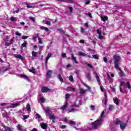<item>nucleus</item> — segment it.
I'll list each match as a JSON object with an SVG mask.
<instances>
[{"mask_svg":"<svg viewBox=\"0 0 131 131\" xmlns=\"http://www.w3.org/2000/svg\"><path fill=\"white\" fill-rule=\"evenodd\" d=\"M105 112H102L99 119H97L96 121L91 123V126L92 128H98L99 126H101L102 125V123H103V120L104 117H105Z\"/></svg>","mask_w":131,"mask_h":131,"instance_id":"obj_1","label":"nucleus"},{"mask_svg":"<svg viewBox=\"0 0 131 131\" xmlns=\"http://www.w3.org/2000/svg\"><path fill=\"white\" fill-rule=\"evenodd\" d=\"M42 107L45 113H46L47 116H49V119L52 120V122H53V123H55V120H56V117H55V116H54L53 115H52L51 111H50L49 108H47V107L43 106H42Z\"/></svg>","mask_w":131,"mask_h":131,"instance_id":"obj_2","label":"nucleus"},{"mask_svg":"<svg viewBox=\"0 0 131 131\" xmlns=\"http://www.w3.org/2000/svg\"><path fill=\"white\" fill-rule=\"evenodd\" d=\"M125 88L130 89V85L129 84V83L128 82L125 83L124 81H121L120 86V92H121V93H124L123 91H125Z\"/></svg>","mask_w":131,"mask_h":131,"instance_id":"obj_3","label":"nucleus"},{"mask_svg":"<svg viewBox=\"0 0 131 131\" xmlns=\"http://www.w3.org/2000/svg\"><path fill=\"white\" fill-rule=\"evenodd\" d=\"M114 59L115 60V68L117 70H120V69L119 68V61L120 60V56L117 55H115L114 56Z\"/></svg>","mask_w":131,"mask_h":131,"instance_id":"obj_4","label":"nucleus"},{"mask_svg":"<svg viewBox=\"0 0 131 131\" xmlns=\"http://www.w3.org/2000/svg\"><path fill=\"white\" fill-rule=\"evenodd\" d=\"M79 110H80L79 105L76 104V103H75L71 106V109L69 110V112H77V111H79Z\"/></svg>","mask_w":131,"mask_h":131,"instance_id":"obj_5","label":"nucleus"},{"mask_svg":"<svg viewBox=\"0 0 131 131\" xmlns=\"http://www.w3.org/2000/svg\"><path fill=\"white\" fill-rule=\"evenodd\" d=\"M114 124H117V125H120L121 129H124L125 126H126L127 124L126 123L121 122L118 120H116L113 122Z\"/></svg>","mask_w":131,"mask_h":131,"instance_id":"obj_6","label":"nucleus"},{"mask_svg":"<svg viewBox=\"0 0 131 131\" xmlns=\"http://www.w3.org/2000/svg\"><path fill=\"white\" fill-rule=\"evenodd\" d=\"M70 98V94H67L66 95V103L64 105H63L60 107V109H61V110H65V109H66V108L68 107V100H69Z\"/></svg>","mask_w":131,"mask_h":131,"instance_id":"obj_7","label":"nucleus"},{"mask_svg":"<svg viewBox=\"0 0 131 131\" xmlns=\"http://www.w3.org/2000/svg\"><path fill=\"white\" fill-rule=\"evenodd\" d=\"M64 121L66 122V123H68V124L71 125V126H75V125H76V122L73 120H68L67 118H64Z\"/></svg>","mask_w":131,"mask_h":131,"instance_id":"obj_8","label":"nucleus"},{"mask_svg":"<svg viewBox=\"0 0 131 131\" xmlns=\"http://www.w3.org/2000/svg\"><path fill=\"white\" fill-rule=\"evenodd\" d=\"M96 33L98 34V38H99V39H103V37L102 35V32L100 31V30L99 29H97Z\"/></svg>","mask_w":131,"mask_h":131,"instance_id":"obj_9","label":"nucleus"},{"mask_svg":"<svg viewBox=\"0 0 131 131\" xmlns=\"http://www.w3.org/2000/svg\"><path fill=\"white\" fill-rule=\"evenodd\" d=\"M41 92H42V93H48V92H50V89L48 87H42Z\"/></svg>","mask_w":131,"mask_h":131,"instance_id":"obj_10","label":"nucleus"},{"mask_svg":"<svg viewBox=\"0 0 131 131\" xmlns=\"http://www.w3.org/2000/svg\"><path fill=\"white\" fill-rule=\"evenodd\" d=\"M40 125L41 128H42L43 129H47V128L48 127V125L43 122L40 123Z\"/></svg>","mask_w":131,"mask_h":131,"instance_id":"obj_11","label":"nucleus"},{"mask_svg":"<svg viewBox=\"0 0 131 131\" xmlns=\"http://www.w3.org/2000/svg\"><path fill=\"white\" fill-rule=\"evenodd\" d=\"M14 57L17 59H19L20 60H23L24 59L23 56L20 54H14Z\"/></svg>","mask_w":131,"mask_h":131,"instance_id":"obj_12","label":"nucleus"},{"mask_svg":"<svg viewBox=\"0 0 131 131\" xmlns=\"http://www.w3.org/2000/svg\"><path fill=\"white\" fill-rule=\"evenodd\" d=\"M71 57H72V60L73 61V62L75 63V64H78V61L76 60V57L73 55V54H71Z\"/></svg>","mask_w":131,"mask_h":131,"instance_id":"obj_13","label":"nucleus"},{"mask_svg":"<svg viewBox=\"0 0 131 131\" xmlns=\"http://www.w3.org/2000/svg\"><path fill=\"white\" fill-rule=\"evenodd\" d=\"M20 77L21 78H24V79H26V80H27L28 81H29V80H30L29 79V78L28 77V76H27L26 75H23V74H21L19 75Z\"/></svg>","mask_w":131,"mask_h":131,"instance_id":"obj_14","label":"nucleus"},{"mask_svg":"<svg viewBox=\"0 0 131 131\" xmlns=\"http://www.w3.org/2000/svg\"><path fill=\"white\" fill-rule=\"evenodd\" d=\"M94 74L95 75V76L98 81V82H100V75L98 73H97V72H94Z\"/></svg>","mask_w":131,"mask_h":131,"instance_id":"obj_15","label":"nucleus"},{"mask_svg":"<svg viewBox=\"0 0 131 131\" xmlns=\"http://www.w3.org/2000/svg\"><path fill=\"white\" fill-rule=\"evenodd\" d=\"M104 98L102 100V103L104 104V105H106L107 104V95H106V93L104 94Z\"/></svg>","mask_w":131,"mask_h":131,"instance_id":"obj_16","label":"nucleus"},{"mask_svg":"<svg viewBox=\"0 0 131 131\" xmlns=\"http://www.w3.org/2000/svg\"><path fill=\"white\" fill-rule=\"evenodd\" d=\"M81 130H82V131L91 130V128L89 127L88 126H85L81 128Z\"/></svg>","mask_w":131,"mask_h":131,"instance_id":"obj_17","label":"nucleus"},{"mask_svg":"<svg viewBox=\"0 0 131 131\" xmlns=\"http://www.w3.org/2000/svg\"><path fill=\"white\" fill-rule=\"evenodd\" d=\"M52 54L51 53H48L45 61L46 64H48V61L49 60V59H50V57H52Z\"/></svg>","mask_w":131,"mask_h":131,"instance_id":"obj_18","label":"nucleus"},{"mask_svg":"<svg viewBox=\"0 0 131 131\" xmlns=\"http://www.w3.org/2000/svg\"><path fill=\"white\" fill-rule=\"evenodd\" d=\"M17 128L19 131H24V127L21 125H18L17 126Z\"/></svg>","mask_w":131,"mask_h":131,"instance_id":"obj_19","label":"nucleus"},{"mask_svg":"<svg viewBox=\"0 0 131 131\" xmlns=\"http://www.w3.org/2000/svg\"><path fill=\"white\" fill-rule=\"evenodd\" d=\"M78 55H79V56H81L82 57H86V56H88V54H86L82 52H79Z\"/></svg>","mask_w":131,"mask_h":131,"instance_id":"obj_20","label":"nucleus"},{"mask_svg":"<svg viewBox=\"0 0 131 131\" xmlns=\"http://www.w3.org/2000/svg\"><path fill=\"white\" fill-rule=\"evenodd\" d=\"M39 102H45V101H46V99L41 97V95H40V94L39 95Z\"/></svg>","mask_w":131,"mask_h":131,"instance_id":"obj_21","label":"nucleus"},{"mask_svg":"<svg viewBox=\"0 0 131 131\" xmlns=\"http://www.w3.org/2000/svg\"><path fill=\"white\" fill-rule=\"evenodd\" d=\"M58 31H59L61 33V34H65V35L67 36V37H69V35H67V34H65V31L62 30V29H58Z\"/></svg>","mask_w":131,"mask_h":131,"instance_id":"obj_22","label":"nucleus"},{"mask_svg":"<svg viewBox=\"0 0 131 131\" xmlns=\"http://www.w3.org/2000/svg\"><path fill=\"white\" fill-rule=\"evenodd\" d=\"M4 128L5 129V130H4V131H13V129H12L10 127H8L6 125L4 126Z\"/></svg>","mask_w":131,"mask_h":131,"instance_id":"obj_23","label":"nucleus"},{"mask_svg":"<svg viewBox=\"0 0 131 131\" xmlns=\"http://www.w3.org/2000/svg\"><path fill=\"white\" fill-rule=\"evenodd\" d=\"M101 19L102 21L103 22H105V21H107L108 20V17L106 16H101Z\"/></svg>","mask_w":131,"mask_h":131,"instance_id":"obj_24","label":"nucleus"},{"mask_svg":"<svg viewBox=\"0 0 131 131\" xmlns=\"http://www.w3.org/2000/svg\"><path fill=\"white\" fill-rule=\"evenodd\" d=\"M67 91H68V92H75V89L72 87H69L67 89Z\"/></svg>","mask_w":131,"mask_h":131,"instance_id":"obj_25","label":"nucleus"},{"mask_svg":"<svg viewBox=\"0 0 131 131\" xmlns=\"http://www.w3.org/2000/svg\"><path fill=\"white\" fill-rule=\"evenodd\" d=\"M35 35H36V36L33 37L32 39L33 40H35V39H36V38H39V34H35Z\"/></svg>","mask_w":131,"mask_h":131,"instance_id":"obj_26","label":"nucleus"},{"mask_svg":"<svg viewBox=\"0 0 131 131\" xmlns=\"http://www.w3.org/2000/svg\"><path fill=\"white\" fill-rule=\"evenodd\" d=\"M67 8L69 10V14H72V12L73 11V8L72 7H67Z\"/></svg>","mask_w":131,"mask_h":131,"instance_id":"obj_27","label":"nucleus"},{"mask_svg":"<svg viewBox=\"0 0 131 131\" xmlns=\"http://www.w3.org/2000/svg\"><path fill=\"white\" fill-rule=\"evenodd\" d=\"M26 109L28 112L31 111V108L30 107V105L29 104H27Z\"/></svg>","mask_w":131,"mask_h":131,"instance_id":"obj_28","label":"nucleus"},{"mask_svg":"<svg viewBox=\"0 0 131 131\" xmlns=\"http://www.w3.org/2000/svg\"><path fill=\"white\" fill-rule=\"evenodd\" d=\"M86 75H87V78L88 79V80H91L92 76H91V74L90 73H86Z\"/></svg>","mask_w":131,"mask_h":131,"instance_id":"obj_29","label":"nucleus"},{"mask_svg":"<svg viewBox=\"0 0 131 131\" xmlns=\"http://www.w3.org/2000/svg\"><path fill=\"white\" fill-rule=\"evenodd\" d=\"M38 42L39 45H43V41L41 39V38L39 37L38 39Z\"/></svg>","mask_w":131,"mask_h":131,"instance_id":"obj_30","label":"nucleus"},{"mask_svg":"<svg viewBox=\"0 0 131 131\" xmlns=\"http://www.w3.org/2000/svg\"><path fill=\"white\" fill-rule=\"evenodd\" d=\"M52 76V72L51 71H49L47 73V77L50 78Z\"/></svg>","mask_w":131,"mask_h":131,"instance_id":"obj_31","label":"nucleus"},{"mask_svg":"<svg viewBox=\"0 0 131 131\" xmlns=\"http://www.w3.org/2000/svg\"><path fill=\"white\" fill-rule=\"evenodd\" d=\"M40 29H42V30H45V31H46L47 32H48V31H49V28H47V27H45L41 26V27H40Z\"/></svg>","mask_w":131,"mask_h":131,"instance_id":"obj_32","label":"nucleus"},{"mask_svg":"<svg viewBox=\"0 0 131 131\" xmlns=\"http://www.w3.org/2000/svg\"><path fill=\"white\" fill-rule=\"evenodd\" d=\"M65 3H69V4H72L73 3V0H61Z\"/></svg>","mask_w":131,"mask_h":131,"instance_id":"obj_33","label":"nucleus"},{"mask_svg":"<svg viewBox=\"0 0 131 131\" xmlns=\"http://www.w3.org/2000/svg\"><path fill=\"white\" fill-rule=\"evenodd\" d=\"M115 104H116V105H119V100L118 99V98H116L114 101Z\"/></svg>","mask_w":131,"mask_h":131,"instance_id":"obj_34","label":"nucleus"},{"mask_svg":"<svg viewBox=\"0 0 131 131\" xmlns=\"http://www.w3.org/2000/svg\"><path fill=\"white\" fill-rule=\"evenodd\" d=\"M29 71L30 72H31V73H33V74L36 73V71L34 69V68H32V69L29 70Z\"/></svg>","mask_w":131,"mask_h":131,"instance_id":"obj_35","label":"nucleus"},{"mask_svg":"<svg viewBox=\"0 0 131 131\" xmlns=\"http://www.w3.org/2000/svg\"><path fill=\"white\" fill-rule=\"evenodd\" d=\"M87 91H88V90H85L84 89H81V90L80 91V94H85V93H86Z\"/></svg>","mask_w":131,"mask_h":131,"instance_id":"obj_36","label":"nucleus"},{"mask_svg":"<svg viewBox=\"0 0 131 131\" xmlns=\"http://www.w3.org/2000/svg\"><path fill=\"white\" fill-rule=\"evenodd\" d=\"M18 106H19V104H18L17 103H13L12 104V108H16V107H18Z\"/></svg>","mask_w":131,"mask_h":131,"instance_id":"obj_37","label":"nucleus"},{"mask_svg":"<svg viewBox=\"0 0 131 131\" xmlns=\"http://www.w3.org/2000/svg\"><path fill=\"white\" fill-rule=\"evenodd\" d=\"M92 58L95 59L96 60H99V56L97 55H93Z\"/></svg>","mask_w":131,"mask_h":131,"instance_id":"obj_38","label":"nucleus"},{"mask_svg":"<svg viewBox=\"0 0 131 131\" xmlns=\"http://www.w3.org/2000/svg\"><path fill=\"white\" fill-rule=\"evenodd\" d=\"M32 55L33 57H37V53H36L34 51H32Z\"/></svg>","mask_w":131,"mask_h":131,"instance_id":"obj_39","label":"nucleus"},{"mask_svg":"<svg viewBox=\"0 0 131 131\" xmlns=\"http://www.w3.org/2000/svg\"><path fill=\"white\" fill-rule=\"evenodd\" d=\"M36 118L37 119H40V118H41V116H40L39 114H38V113L36 114Z\"/></svg>","mask_w":131,"mask_h":131,"instance_id":"obj_40","label":"nucleus"},{"mask_svg":"<svg viewBox=\"0 0 131 131\" xmlns=\"http://www.w3.org/2000/svg\"><path fill=\"white\" fill-rule=\"evenodd\" d=\"M119 71H120L119 72L120 76H121V77L124 76V74L123 73V72H122V71H121V69H120V70H119Z\"/></svg>","mask_w":131,"mask_h":131,"instance_id":"obj_41","label":"nucleus"},{"mask_svg":"<svg viewBox=\"0 0 131 131\" xmlns=\"http://www.w3.org/2000/svg\"><path fill=\"white\" fill-rule=\"evenodd\" d=\"M114 108V105H110L109 107H108V110L112 111V110H113Z\"/></svg>","mask_w":131,"mask_h":131,"instance_id":"obj_42","label":"nucleus"},{"mask_svg":"<svg viewBox=\"0 0 131 131\" xmlns=\"http://www.w3.org/2000/svg\"><path fill=\"white\" fill-rule=\"evenodd\" d=\"M69 79L70 81H71V82L73 81V80H74L73 76H72V75L70 76L69 77Z\"/></svg>","mask_w":131,"mask_h":131,"instance_id":"obj_43","label":"nucleus"},{"mask_svg":"<svg viewBox=\"0 0 131 131\" xmlns=\"http://www.w3.org/2000/svg\"><path fill=\"white\" fill-rule=\"evenodd\" d=\"M27 42L26 41H24V42L22 44L21 46L23 47V48H26L27 46Z\"/></svg>","mask_w":131,"mask_h":131,"instance_id":"obj_44","label":"nucleus"},{"mask_svg":"<svg viewBox=\"0 0 131 131\" xmlns=\"http://www.w3.org/2000/svg\"><path fill=\"white\" fill-rule=\"evenodd\" d=\"M58 77L60 81H61V82L63 81V78H62V77L61 76V75H58Z\"/></svg>","mask_w":131,"mask_h":131,"instance_id":"obj_45","label":"nucleus"},{"mask_svg":"<svg viewBox=\"0 0 131 131\" xmlns=\"http://www.w3.org/2000/svg\"><path fill=\"white\" fill-rule=\"evenodd\" d=\"M81 33H83V34H85V31L84 30V29L83 28H81Z\"/></svg>","mask_w":131,"mask_h":131,"instance_id":"obj_46","label":"nucleus"},{"mask_svg":"<svg viewBox=\"0 0 131 131\" xmlns=\"http://www.w3.org/2000/svg\"><path fill=\"white\" fill-rule=\"evenodd\" d=\"M30 20H31L33 22H35V18L34 17L31 16L30 17Z\"/></svg>","mask_w":131,"mask_h":131,"instance_id":"obj_47","label":"nucleus"},{"mask_svg":"<svg viewBox=\"0 0 131 131\" xmlns=\"http://www.w3.org/2000/svg\"><path fill=\"white\" fill-rule=\"evenodd\" d=\"M103 61L104 63H107L108 59H107V57H103Z\"/></svg>","mask_w":131,"mask_h":131,"instance_id":"obj_48","label":"nucleus"},{"mask_svg":"<svg viewBox=\"0 0 131 131\" xmlns=\"http://www.w3.org/2000/svg\"><path fill=\"white\" fill-rule=\"evenodd\" d=\"M66 127H67V126L65 125H61L60 126V128H61V129H64L66 128Z\"/></svg>","mask_w":131,"mask_h":131,"instance_id":"obj_49","label":"nucleus"},{"mask_svg":"<svg viewBox=\"0 0 131 131\" xmlns=\"http://www.w3.org/2000/svg\"><path fill=\"white\" fill-rule=\"evenodd\" d=\"M23 116L24 117L23 120H24V119H27V118H28V117H29V116H28V115H23Z\"/></svg>","mask_w":131,"mask_h":131,"instance_id":"obj_50","label":"nucleus"},{"mask_svg":"<svg viewBox=\"0 0 131 131\" xmlns=\"http://www.w3.org/2000/svg\"><path fill=\"white\" fill-rule=\"evenodd\" d=\"M15 35L17 36H21V35H22V34L20 33H19L18 32H15Z\"/></svg>","mask_w":131,"mask_h":131,"instance_id":"obj_51","label":"nucleus"},{"mask_svg":"<svg viewBox=\"0 0 131 131\" xmlns=\"http://www.w3.org/2000/svg\"><path fill=\"white\" fill-rule=\"evenodd\" d=\"M84 86H86L89 90V91H91V87L89 86L86 84H84Z\"/></svg>","mask_w":131,"mask_h":131,"instance_id":"obj_52","label":"nucleus"},{"mask_svg":"<svg viewBox=\"0 0 131 131\" xmlns=\"http://www.w3.org/2000/svg\"><path fill=\"white\" fill-rule=\"evenodd\" d=\"M28 37H29L28 36H22L21 38L23 39H26L28 38Z\"/></svg>","mask_w":131,"mask_h":131,"instance_id":"obj_53","label":"nucleus"},{"mask_svg":"<svg viewBox=\"0 0 131 131\" xmlns=\"http://www.w3.org/2000/svg\"><path fill=\"white\" fill-rule=\"evenodd\" d=\"M46 24H47V25H51V21L46 20Z\"/></svg>","mask_w":131,"mask_h":131,"instance_id":"obj_54","label":"nucleus"},{"mask_svg":"<svg viewBox=\"0 0 131 131\" xmlns=\"http://www.w3.org/2000/svg\"><path fill=\"white\" fill-rule=\"evenodd\" d=\"M13 14H18V13H19V10H15V11H13L12 12Z\"/></svg>","mask_w":131,"mask_h":131,"instance_id":"obj_55","label":"nucleus"},{"mask_svg":"<svg viewBox=\"0 0 131 131\" xmlns=\"http://www.w3.org/2000/svg\"><path fill=\"white\" fill-rule=\"evenodd\" d=\"M90 3H91V1H90V0H86L85 1L86 5H89Z\"/></svg>","mask_w":131,"mask_h":131,"instance_id":"obj_56","label":"nucleus"},{"mask_svg":"<svg viewBox=\"0 0 131 131\" xmlns=\"http://www.w3.org/2000/svg\"><path fill=\"white\" fill-rule=\"evenodd\" d=\"M91 110H93V111H95V105H91Z\"/></svg>","mask_w":131,"mask_h":131,"instance_id":"obj_57","label":"nucleus"},{"mask_svg":"<svg viewBox=\"0 0 131 131\" xmlns=\"http://www.w3.org/2000/svg\"><path fill=\"white\" fill-rule=\"evenodd\" d=\"M87 66H88L89 68H93V66L90 63H88Z\"/></svg>","mask_w":131,"mask_h":131,"instance_id":"obj_58","label":"nucleus"},{"mask_svg":"<svg viewBox=\"0 0 131 131\" xmlns=\"http://www.w3.org/2000/svg\"><path fill=\"white\" fill-rule=\"evenodd\" d=\"M15 19H16V18H15V17H11L10 18L11 21H15Z\"/></svg>","mask_w":131,"mask_h":131,"instance_id":"obj_59","label":"nucleus"},{"mask_svg":"<svg viewBox=\"0 0 131 131\" xmlns=\"http://www.w3.org/2000/svg\"><path fill=\"white\" fill-rule=\"evenodd\" d=\"M10 45H11V43H9V42H6L5 43V46L6 47H9V46H10Z\"/></svg>","mask_w":131,"mask_h":131,"instance_id":"obj_60","label":"nucleus"},{"mask_svg":"<svg viewBox=\"0 0 131 131\" xmlns=\"http://www.w3.org/2000/svg\"><path fill=\"white\" fill-rule=\"evenodd\" d=\"M62 57L63 58H66V53H62Z\"/></svg>","mask_w":131,"mask_h":131,"instance_id":"obj_61","label":"nucleus"},{"mask_svg":"<svg viewBox=\"0 0 131 131\" xmlns=\"http://www.w3.org/2000/svg\"><path fill=\"white\" fill-rule=\"evenodd\" d=\"M27 7L28 9H30V8H32V6H31L28 4H27Z\"/></svg>","mask_w":131,"mask_h":131,"instance_id":"obj_62","label":"nucleus"},{"mask_svg":"<svg viewBox=\"0 0 131 131\" xmlns=\"http://www.w3.org/2000/svg\"><path fill=\"white\" fill-rule=\"evenodd\" d=\"M80 43H84V40L81 39L80 40Z\"/></svg>","mask_w":131,"mask_h":131,"instance_id":"obj_63","label":"nucleus"},{"mask_svg":"<svg viewBox=\"0 0 131 131\" xmlns=\"http://www.w3.org/2000/svg\"><path fill=\"white\" fill-rule=\"evenodd\" d=\"M88 16L89 17H90V18H93V17L92 16V13H88Z\"/></svg>","mask_w":131,"mask_h":131,"instance_id":"obj_64","label":"nucleus"}]
</instances>
